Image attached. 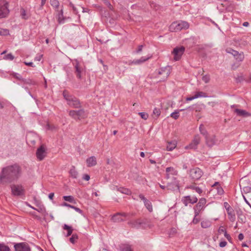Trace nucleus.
<instances>
[{
	"mask_svg": "<svg viewBox=\"0 0 251 251\" xmlns=\"http://www.w3.org/2000/svg\"><path fill=\"white\" fill-rule=\"evenodd\" d=\"M47 154V148L44 145H42L38 148L36 152L37 158L39 161L43 160L46 156Z\"/></svg>",
	"mask_w": 251,
	"mask_h": 251,
	"instance_id": "9d476101",
	"label": "nucleus"
},
{
	"mask_svg": "<svg viewBox=\"0 0 251 251\" xmlns=\"http://www.w3.org/2000/svg\"><path fill=\"white\" fill-rule=\"evenodd\" d=\"M24 63L27 66H31L32 67H35V66L33 65V63L31 62H25Z\"/></svg>",
	"mask_w": 251,
	"mask_h": 251,
	"instance_id": "338daca9",
	"label": "nucleus"
},
{
	"mask_svg": "<svg viewBox=\"0 0 251 251\" xmlns=\"http://www.w3.org/2000/svg\"><path fill=\"white\" fill-rule=\"evenodd\" d=\"M206 202V200L205 199L201 198L200 199L198 203L194 207L195 216H198L200 212L204 210Z\"/></svg>",
	"mask_w": 251,
	"mask_h": 251,
	"instance_id": "0eeeda50",
	"label": "nucleus"
},
{
	"mask_svg": "<svg viewBox=\"0 0 251 251\" xmlns=\"http://www.w3.org/2000/svg\"><path fill=\"white\" fill-rule=\"evenodd\" d=\"M218 232L219 234H221L222 233H224L225 234V232H226V230L225 229L223 226H220L218 229Z\"/></svg>",
	"mask_w": 251,
	"mask_h": 251,
	"instance_id": "5fc2aeb1",
	"label": "nucleus"
},
{
	"mask_svg": "<svg viewBox=\"0 0 251 251\" xmlns=\"http://www.w3.org/2000/svg\"><path fill=\"white\" fill-rule=\"evenodd\" d=\"M128 215V214H127L126 213L118 212V213H116L112 216L111 220L114 222H116V223L123 222V221H124V220L122 217H126Z\"/></svg>",
	"mask_w": 251,
	"mask_h": 251,
	"instance_id": "f3484780",
	"label": "nucleus"
},
{
	"mask_svg": "<svg viewBox=\"0 0 251 251\" xmlns=\"http://www.w3.org/2000/svg\"><path fill=\"white\" fill-rule=\"evenodd\" d=\"M195 95L196 99L201 97H206V94L203 92H198Z\"/></svg>",
	"mask_w": 251,
	"mask_h": 251,
	"instance_id": "37998d69",
	"label": "nucleus"
},
{
	"mask_svg": "<svg viewBox=\"0 0 251 251\" xmlns=\"http://www.w3.org/2000/svg\"><path fill=\"white\" fill-rule=\"evenodd\" d=\"M211 225V222L209 220H204L201 222V226L204 228L209 227Z\"/></svg>",
	"mask_w": 251,
	"mask_h": 251,
	"instance_id": "c756f323",
	"label": "nucleus"
},
{
	"mask_svg": "<svg viewBox=\"0 0 251 251\" xmlns=\"http://www.w3.org/2000/svg\"><path fill=\"white\" fill-rule=\"evenodd\" d=\"M239 218L241 220L242 223H245V217L243 216V217H241V215H240L239 213L238 214Z\"/></svg>",
	"mask_w": 251,
	"mask_h": 251,
	"instance_id": "0e129e2a",
	"label": "nucleus"
},
{
	"mask_svg": "<svg viewBox=\"0 0 251 251\" xmlns=\"http://www.w3.org/2000/svg\"><path fill=\"white\" fill-rule=\"evenodd\" d=\"M34 82L32 81L31 79H24V78H22L21 81V84H34Z\"/></svg>",
	"mask_w": 251,
	"mask_h": 251,
	"instance_id": "ea45409f",
	"label": "nucleus"
},
{
	"mask_svg": "<svg viewBox=\"0 0 251 251\" xmlns=\"http://www.w3.org/2000/svg\"><path fill=\"white\" fill-rule=\"evenodd\" d=\"M140 199L143 201L144 205L149 212H151L152 211V206L151 202L147 200L143 195L140 194L139 195Z\"/></svg>",
	"mask_w": 251,
	"mask_h": 251,
	"instance_id": "aec40b11",
	"label": "nucleus"
},
{
	"mask_svg": "<svg viewBox=\"0 0 251 251\" xmlns=\"http://www.w3.org/2000/svg\"><path fill=\"white\" fill-rule=\"evenodd\" d=\"M227 245V242L226 241H222L219 243V246L221 248L226 247Z\"/></svg>",
	"mask_w": 251,
	"mask_h": 251,
	"instance_id": "bf43d9fd",
	"label": "nucleus"
},
{
	"mask_svg": "<svg viewBox=\"0 0 251 251\" xmlns=\"http://www.w3.org/2000/svg\"><path fill=\"white\" fill-rule=\"evenodd\" d=\"M197 216H195V217H194V219H193V220L192 222H193V223L194 224H196L198 223H199V221H200V220H199V218H197Z\"/></svg>",
	"mask_w": 251,
	"mask_h": 251,
	"instance_id": "e2e57ef3",
	"label": "nucleus"
},
{
	"mask_svg": "<svg viewBox=\"0 0 251 251\" xmlns=\"http://www.w3.org/2000/svg\"><path fill=\"white\" fill-rule=\"evenodd\" d=\"M202 175V171L200 168L197 167L193 168L189 171V175L190 177L194 180L199 179L201 177Z\"/></svg>",
	"mask_w": 251,
	"mask_h": 251,
	"instance_id": "1a4fd4ad",
	"label": "nucleus"
},
{
	"mask_svg": "<svg viewBox=\"0 0 251 251\" xmlns=\"http://www.w3.org/2000/svg\"><path fill=\"white\" fill-rule=\"evenodd\" d=\"M142 222L140 219H136L134 220H129L128 222V225L132 227L139 228L142 224Z\"/></svg>",
	"mask_w": 251,
	"mask_h": 251,
	"instance_id": "412c9836",
	"label": "nucleus"
},
{
	"mask_svg": "<svg viewBox=\"0 0 251 251\" xmlns=\"http://www.w3.org/2000/svg\"><path fill=\"white\" fill-rule=\"evenodd\" d=\"M63 199L65 201H67L70 202H73L74 201V198L72 196H65L63 197Z\"/></svg>",
	"mask_w": 251,
	"mask_h": 251,
	"instance_id": "a19ab883",
	"label": "nucleus"
},
{
	"mask_svg": "<svg viewBox=\"0 0 251 251\" xmlns=\"http://www.w3.org/2000/svg\"><path fill=\"white\" fill-rule=\"evenodd\" d=\"M63 228L64 230H67V233L66 235V237H68L72 234L73 230V229L72 226H69L66 224H65L63 226Z\"/></svg>",
	"mask_w": 251,
	"mask_h": 251,
	"instance_id": "393cba45",
	"label": "nucleus"
},
{
	"mask_svg": "<svg viewBox=\"0 0 251 251\" xmlns=\"http://www.w3.org/2000/svg\"><path fill=\"white\" fill-rule=\"evenodd\" d=\"M224 205L225 208L226 209V212H228L230 209H232L231 207L229 205V204L227 202H225L224 203Z\"/></svg>",
	"mask_w": 251,
	"mask_h": 251,
	"instance_id": "603ef678",
	"label": "nucleus"
},
{
	"mask_svg": "<svg viewBox=\"0 0 251 251\" xmlns=\"http://www.w3.org/2000/svg\"><path fill=\"white\" fill-rule=\"evenodd\" d=\"M62 206H67V207H70L71 208H73V205H72L70 204H68L66 202H64L62 204Z\"/></svg>",
	"mask_w": 251,
	"mask_h": 251,
	"instance_id": "774afa93",
	"label": "nucleus"
},
{
	"mask_svg": "<svg viewBox=\"0 0 251 251\" xmlns=\"http://www.w3.org/2000/svg\"><path fill=\"white\" fill-rule=\"evenodd\" d=\"M160 113H161V111H160V109L157 108H155L153 109V114L154 115H155V116L156 117H158L160 115Z\"/></svg>",
	"mask_w": 251,
	"mask_h": 251,
	"instance_id": "49530a36",
	"label": "nucleus"
},
{
	"mask_svg": "<svg viewBox=\"0 0 251 251\" xmlns=\"http://www.w3.org/2000/svg\"><path fill=\"white\" fill-rule=\"evenodd\" d=\"M42 57V55H38L35 57V61H40L41 58Z\"/></svg>",
	"mask_w": 251,
	"mask_h": 251,
	"instance_id": "69168bd1",
	"label": "nucleus"
},
{
	"mask_svg": "<svg viewBox=\"0 0 251 251\" xmlns=\"http://www.w3.org/2000/svg\"><path fill=\"white\" fill-rule=\"evenodd\" d=\"M20 15H21L22 18L24 20L27 19L29 17V14L27 13V12L25 11V10L23 8H22L20 10Z\"/></svg>",
	"mask_w": 251,
	"mask_h": 251,
	"instance_id": "cd10ccee",
	"label": "nucleus"
},
{
	"mask_svg": "<svg viewBox=\"0 0 251 251\" xmlns=\"http://www.w3.org/2000/svg\"><path fill=\"white\" fill-rule=\"evenodd\" d=\"M187 189H190L195 190L197 193L201 194L202 192V189L199 187L196 186L194 185H190L186 187Z\"/></svg>",
	"mask_w": 251,
	"mask_h": 251,
	"instance_id": "a878e982",
	"label": "nucleus"
},
{
	"mask_svg": "<svg viewBox=\"0 0 251 251\" xmlns=\"http://www.w3.org/2000/svg\"><path fill=\"white\" fill-rule=\"evenodd\" d=\"M69 115L75 120L84 119L87 117V113L83 109H80L78 110H70L69 111Z\"/></svg>",
	"mask_w": 251,
	"mask_h": 251,
	"instance_id": "423d86ee",
	"label": "nucleus"
},
{
	"mask_svg": "<svg viewBox=\"0 0 251 251\" xmlns=\"http://www.w3.org/2000/svg\"><path fill=\"white\" fill-rule=\"evenodd\" d=\"M183 110H184V109L176 110L171 114L170 116L173 119L176 120L179 117V111H182Z\"/></svg>",
	"mask_w": 251,
	"mask_h": 251,
	"instance_id": "7c9ffc66",
	"label": "nucleus"
},
{
	"mask_svg": "<svg viewBox=\"0 0 251 251\" xmlns=\"http://www.w3.org/2000/svg\"><path fill=\"white\" fill-rule=\"evenodd\" d=\"M63 96L67 100L68 104L73 108H79L81 107L80 101L76 98L69 95L67 91H64Z\"/></svg>",
	"mask_w": 251,
	"mask_h": 251,
	"instance_id": "7ed1b4c3",
	"label": "nucleus"
},
{
	"mask_svg": "<svg viewBox=\"0 0 251 251\" xmlns=\"http://www.w3.org/2000/svg\"><path fill=\"white\" fill-rule=\"evenodd\" d=\"M158 75H163L162 80L166 79L170 74V67L166 66L164 68H160L158 72Z\"/></svg>",
	"mask_w": 251,
	"mask_h": 251,
	"instance_id": "6ab92c4d",
	"label": "nucleus"
},
{
	"mask_svg": "<svg viewBox=\"0 0 251 251\" xmlns=\"http://www.w3.org/2000/svg\"><path fill=\"white\" fill-rule=\"evenodd\" d=\"M75 69V74L77 78H82V74L85 72V69L83 64L79 62L77 59H75L73 62Z\"/></svg>",
	"mask_w": 251,
	"mask_h": 251,
	"instance_id": "39448f33",
	"label": "nucleus"
},
{
	"mask_svg": "<svg viewBox=\"0 0 251 251\" xmlns=\"http://www.w3.org/2000/svg\"><path fill=\"white\" fill-rule=\"evenodd\" d=\"M82 178L85 180L88 181L90 179V177L89 175L87 174H85L84 175H83Z\"/></svg>",
	"mask_w": 251,
	"mask_h": 251,
	"instance_id": "680f3d73",
	"label": "nucleus"
},
{
	"mask_svg": "<svg viewBox=\"0 0 251 251\" xmlns=\"http://www.w3.org/2000/svg\"><path fill=\"white\" fill-rule=\"evenodd\" d=\"M139 115H140L141 117L144 120H147L148 118V114L145 112H139Z\"/></svg>",
	"mask_w": 251,
	"mask_h": 251,
	"instance_id": "3c124183",
	"label": "nucleus"
},
{
	"mask_svg": "<svg viewBox=\"0 0 251 251\" xmlns=\"http://www.w3.org/2000/svg\"><path fill=\"white\" fill-rule=\"evenodd\" d=\"M235 59L239 62L242 61L244 58V55L243 53H240L239 55L235 57Z\"/></svg>",
	"mask_w": 251,
	"mask_h": 251,
	"instance_id": "c03bdc74",
	"label": "nucleus"
},
{
	"mask_svg": "<svg viewBox=\"0 0 251 251\" xmlns=\"http://www.w3.org/2000/svg\"><path fill=\"white\" fill-rule=\"evenodd\" d=\"M117 190L123 194L126 195H129L131 194V191L127 188L121 187L119 188H117Z\"/></svg>",
	"mask_w": 251,
	"mask_h": 251,
	"instance_id": "72a5a7b5",
	"label": "nucleus"
},
{
	"mask_svg": "<svg viewBox=\"0 0 251 251\" xmlns=\"http://www.w3.org/2000/svg\"><path fill=\"white\" fill-rule=\"evenodd\" d=\"M225 237L227 239L228 241L230 242H231L232 238L229 234H227V232H225V234H224Z\"/></svg>",
	"mask_w": 251,
	"mask_h": 251,
	"instance_id": "13d9d810",
	"label": "nucleus"
},
{
	"mask_svg": "<svg viewBox=\"0 0 251 251\" xmlns=\"http://www.w3.org/2000/svg\"><path fill=\"white\" fill-rule=\"evenodd\" d=\"M198 201V198L194 196H186L183 197L181 199V201L185 206H187L188 204H194Z\"/></svg>",
	"mask_w": 251,
	"mask_h": 251,
	"instance_id": "2eb2a0df",
	"label": "nucleus"
},
{
	"mask_svg": "<svg viewBox=\"0 0 251 251\" xmlns=\"http://www.w3.org/2000/svg\"><path fill=\"white\" fill-rule=\"evenodd\" d=\"M226 212L228 215V218L230 221L231 222H234L236 220V216L234 210L231 209L228 211V212Z\"/></svg>",
	"mask_w": 251,
	"mask_h": 251,
	"instance_id": "b1692460",
	"label": "nucleus"
},
{
	"mask_svg": "<svg viewBox=\"0 0 251 251\" xmlns=\"http://www.w3.org/2000/svg\"><path fill=\"white\" fill-rule=\"evenodd\" d=\"M226 50L227 53L231 54L234 57L239 55L240 54L237 51L231 48L227 49Z\"/></svg>",
	"mask_w": 251,
	"mask_h": 251,
	"instance_id": "473e14b6",
	"label": "nucleus"
},
{
	"mask_svg": "<svg viewBox=\"0 0 251 251\" xmlns=\"http://www.w3.org/2000/svg\"><path fill=\"white\" fill-rule=\"evenodd\" d=\"M73 209H74L75 211L77 212L78 213L82 214L83 213L82 210H81L80 208L75 207L73 206Z\"/></svg>",
	"mask_w": 251,
	"mask_h": 251,
	"instance_id": "052dcab7",
	"label": "nucleus"
},
{
	"mask_svg": "<svg viewBox=\"0 0 251 251\" xmlns=\"http://www.w3.org/2000/svg\"><path fill=\"white\" fill-rule=\"evenodd\" d=\"M63 17V9H62L60 13L58 14V22L59 24H63L64 23V19Z\"/></svg>",
	"mask_w": 251,
	"mask_h": 251,
	"instance_id": "e433bc0d",
	"label": "nucleus"
},
{
	"mask_svg": "<svg viewBox=\"0 0 251 251\" xmlns=\"http://www.w3.org/2000/svg\"><path fill=\"white\" fill-rule=\"evenodd\" d=\"M22 172V168L18 164L2 168L0 173V184L6 185L18 180Z\"/></svg>",
	"mask_w": 251,
	"mask_h": 251,
	"instance_id": "f257e3e1",
	"label": "nucleus"
},
{
	"mask_svg": "<svg viewBox=\"0 0 251 251\" xmlns=\"http://www.w3.org/2000/svg\"><path fill=\"white\" fill-rule=\"evenodd\" d=\"M15 251H31L29 245L25 242L14 243Z\"/></svg>",
	"mask_w": 251,
	"mask_h": 251,
	"instance_id": "ddd939ff",
	"label": "nucleus"
},
{
	"mask_svg": "<svg viewBox=\"0 0 251 251\" xmlns=\"http://www.w3.org/2000/svg\"><path fill=\"white\" fill-rule=\"evenodd\" d=\"M233 112L235 113L237 115L239 116H242L244 117H247L250 116L251 114L249 112H247L245 110L240 109L238 108H235L233 110Z\"/></svg>",
	"mask_w": 251,
	"mask_h": 251,
	"instance_id": "5701e85b",
	"label": "nucleus"
},
{
	"mask_svg": "<svg viewBox=\"0 0 251 251\" xmlns=\"http://www.w3.org/2000/svg\"><path fill=\"white\" fill-rule=\"evenodd\" d=\"M78 239V235L76 234H73L72 237L70 238V241L72 244L75 243Z\"/></svg>",
	"mask_w": 251,
	"mask_h": 251,
	"instance_id": "58836bf2",
	"label": "nucleus"
},
{
	"mask_svg": "<svg viewBox=\"0 0 251 251\" xmlns=\"http://www.w3.org/2000/svg\"><path fill=\"white\" fill-rule=\"evenodd\" d=\"M199 130L201 134L204 136V137L208 136V134L206 130L205 129V127L203 125H201L199 127Z\"/></svg>",
	"mask_w": 251,
	"mask_h": 251,
	"instance_id": "f704fd0d",
	"label": "nucleus"
},
{
	"mask_svg": "<svg viewBox=\"0 0 251 251\" xmlns=\"http://www.w3.org/2000/svg\"><path fill=\"white\" fill-rule=\"evenodd\" d=\"M0 251H10V249L8 246L5 245L4 243H0Z\"/></svg>",
	"mask_w": 251,
	"mask_h": 251,
	"instance_id": "4c0bfd02",
	"label": "nucleus"
},
{
	"mask_svg": "<svg viewBox=\"0 0 251 251\" xmlns=\"http://www.w3.org/2000/svg\"><path fill=\"white\" fill-rule=\"evenodd\" d=\"M11 189L12 194L15 196H21L25 194V189L21 185H12Z\"/></svg>",
	"mask_w": 251,
	"mask_h": 251,
	"instance_id": "6e6552de",
	"label": "nucleus"
},
{
	"mask_svg": "<svg viewBox=\"0 0 251 251\" xmlns=\"http://www.w3.org/2000/svg\"><path fill=\"white\" fill-rule=\"evenodd\" d=\"M150 58H151V56H150V55H148L147 56H142L140 59H135V60H133L132 61H129V63H128V64L129 65H140V64L144 63L145 61H147Z\"/></svg>",
	"mask_w": 251,
	"mask_h": 251,
	"instance_id": "a211bd4d",
	"label": "nucleus"
},
{
	"mask_svg": "<svg viewBox=\"0 0 251 251\" xmlns=\"http://www.w3.org/2000/svg\"><path fill=\"white\" fill-rule=\"evenodd\" d=\"M14 58V56L11 53H8L7 55H6L4 59L6 60H13Z\"/></svg>",
	"mask_w": 251,
	"mask_h": 251,
	"instance_id": "09e8293b",
	"label": "nucleus"
},
{
	"mask_svg": "<svg viewBox=\"0 0 251 251\" xmlns=\"http://www.w3.org/2000/svg\"><path fill=\"white\" fill-rule=\"evenodd\" d=\"M12 75L15 78L19 80L20 81H21L23 77L21 75H20L19 74L16 73H14L12 74Z\"/></svg>",
	"mask_w": 251,
	"mask_h": 251,
	"instance_id": "8fccbe9b",
	"label": "nucleus"
},
{
	"mask_svg": "<svg viewBox=\"0 0 251 251\" xmlns=\"http://www.w3.org/2000/svg\"><path fill=\"white\" fill-rule=\"evenodd\" d=\"M50 3L51 5L55 9L58 8L59 2L57 0H50Z\"/></svg>",
	"mask_w": 251,
	"mask_h": 251,
	"instance_id": "c9c22d12",
	"label": "nucleus"
},
{
	"mask_svg": "<svg viewBox=\"0 0 251 251\" xmlns=\"http://www.w3.org/2000/svg\"><path fill=\"white\" fill-rule=\"evenodd\" d=\"M202 79L204 82L208 83L210 80V78L208 75H204L202 76Z\"/></svg>",
	"mask_w": 251,
	"mask_h": 251,
	"instance_id": "4d7b16f0",
	"label": "nucleus"
},
{
	"mask_svg": "<svg viewBox=\"0 0 251 251\" xmlns=\"http://www.w3.org/2000/svg\"><path fill=\"white\" fill-rule=\"evenodd\" d=\"M9 30L0 28V35L5 36L9 34Z\"/></svg>",
	"mask_w": 251,
	"mask_h": 251,
	"instance_id": "79ce46f5",
	"label": "nucleus"
},
{
	"mask_svg": "<svg viewBox=\"0 0 251 251\" xmlns=\"http://www.w3.org/2000/svg\"><path fill=\"white\" fill-rule=\"evenodd\" d=\"M176 146V141H172L169 142L167 146V150L168 151H173Z\"/></svg>",
	"mask_w": 251,
	"mask_h": 251,
	"instance_id": "bb28decb",
	"label": "nucleus"
},
{
	"mask_svg": "<svg viewBox=\"0 0 251 251\" xmlns=\"http://www.w3.org/2000/svg\"><path fill=\"white\" fill-rule=\"evenodd\" d=\"M121 251H132L131 246L128 244H122L120 246Z\"/></svg>",
	"mask_w": 251,
	"mask_h": 251,
	"instance_id": "2f4dec72",
	"label": "nucleus"
},
{
	"mask_svg": "<svg viewBox=\"0 0 251 251\" xmlns=\"http://www.w3.org/2000/svg\"><path fill=\"white\" fill-rule=\"evenodd\" d=\"M217 193L220 195L223 194L224 192L223 189L221 187H220V186H218L217 187Z\"/></svg>",
	"mask_w": 251,
	"mask_h": 251,
	"instance_id": "864d4df0",
	"label": "nucleus"
},
{
	"mask_svg": "<svg viewBox=\"0 0 251 251\" xmlns=\"http://www.w3.org/2000/svg\"><path fill=\"white\" fill-rule=\"evenodd\" d=\"M189 27L188 22L179 21L173 23L169 27V29L172 32H177L182 29H187Z\"/></svg>",
	"mask_w": 251,
	"mask_h": 251,
	"instance_id": "20e7f679",
	"label": "nucleus"
},
{
	"mask_svg": "<svg viewBox=\"0 0 251 251\" xmlns=\"http://www.w3.org/2000/svg\"><path fill=\"white\" fill-rule=\"evenodd\" d=\"M178 172L174 167H169L166 169L165 178L170 180V182L168 183V185L172 184L174 186L173 188H179V181L177 179Z\"/></svg>",
	"mask_w": 251,
	"mask_h": 251,
	"instance_id": "f03ea898",
	"label": "nucleus"
},
{
	"mask_svg": "<svg viewBox=\"0 0 251 251\" xmlns=\"http://www.w3.org/2000/svg\"><path fill=\"white\" fill-rule=\"evenodd\" d=\"M8 13L7 3L4 0H0V18L5 17Z\"/></svg>",
	"mask_w": 251,
	"mask_h": 251,
	"instance_id": "f8f14e48",
	"label": "nucleus"
},
{
	"mask_svg": "<svg viewBox=\"0 0 251 251\" xmlns=\"http://www.w3.org/2000/svg\"><path fill=\"white\" fill-rule=\"evenodd\" d=\"M35 210L41 213H44L46 211L45 208L43 205L40 206L37 208H35Z\"/></svg>",
	"mask_w": 251,
	"mask_h": 251,
	"instance_id": "a18cd8bd",
	"label": "nucleus"
},
{
	"mask_svg": "<svg viewBox=\"0 0 251 251\" xmlns=\"http://www.w3.org/2000/svg\"><path fill=\"white\" fill-rule=\"evenodd\" d=\"M70 176L74 178H76L77 177L78 173L76 171L75 167L74 166H72L71 169L70 170Z\"/></svg>",
	"mask_w": 251,
	"mask_h": 251,
	"instance_id": "c85d7f7f",
	"label": "nucleus"
},
{
	"mask_svg": "<svg viewBox=\"0 0 251 251\" xmlns=\"http://www.w3.org/2000/svg\"><path fill=\"white\" fill-rule=\"evenodd\" d=\"M103 3L110 9H112V6L108 0H102Z\"/></svg>",
	"mask_w": 251,
	"mask_h": 251,
	"instance_id": "6e6d98bb",
	"label": "nucleus"
},
{
	"mask_svg": "<svg viewBox=\"0 0 251 251\" xmlns=\"http://www.w3.org/2000/svg\"><path fill=\"white\" fill-rule=\"evenodd\" d=\"M240 187H242V184L241 183L240 184ZM241 188L242 189V187H241ZM242 190L246 193H249L251 191V187L249 186L243 187L242 188Z\"/></svg>",
	"mask_w": 251,
	"mask_h": 251,
	"instance_id": "de8ad7c7",
	"label": "nucleus"
},
{
	"mask_svg": "<svg viewBox=\"0 0 251 251\" xmlns=\"http://www.w3.org/2000/svg\"><path fill=\"white\" fill-rule=\"evenodd\" d=\"M86 162L88 167H91L96 165L97 161L95 156H92L86 159Z\"/></svg>",
	"mask_w": 251,
	"mask_h": 251,
	"instance_id": "4be33fe9",
	"label": "nucleus"
},
{
	"mask_svg": "<svg viewBox=\"0 0 251 251\" xmlns=\"http://www.w3.org/2000/svg\"><path fill=\"white\" fill-rule=\"evenodd\" d=\"M205 143L206 145L211 148L215 145L218 141L215 135H209L205 137Z\"/></svg>",
	"mask_w": 251,
	"mask_h": 251,
	"instance_id": "dca6fc26",
	"label": "nucleus"
},
{
	"mask_svg": "<svg viewBox=\"0 0 251 251\" xmlns=\"http://www.w3.org/2000/svg\"><path fill=\"white\" fill-rule=\"evenodd\" d=\"M201 140V138L199 135H195L192 142L188 146L185 147V149L196 150L198 145L200 143Z\"/></svg>",
	"mask_w": 251,
	"mask_h": 251,
	"instance_id": "4468645a",
	"label": "nucleus"
},
{
	"mask_svg": "<svg viewBox=\"0 0 251 251\" xmlns=\"http://www.w3.org/2000/svg\"><path fill=\"white\" fill-rule=\"evenodd\" d=\"M185 51V48L183 46L176 47L174 49L172 54L175 61L179 60Z\"/></svg>",
	"mask_w": 251,
	"mask_h": 251,
	"instance_id": "9b49d317",
	"label": "nucleus"
}]
</instances>
